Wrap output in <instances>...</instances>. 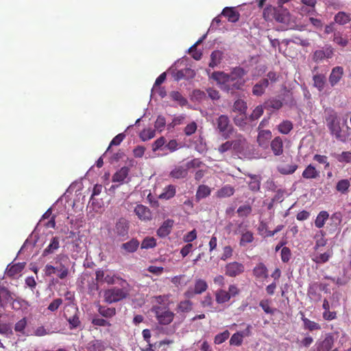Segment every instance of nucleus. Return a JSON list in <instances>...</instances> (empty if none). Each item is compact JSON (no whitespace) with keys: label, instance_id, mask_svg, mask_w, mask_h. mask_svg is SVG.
Returning <instances> with one entry per match:
<instances>
[{"label":"nucleus","instance_id":"obj_1","mask_svg":"<svg viewBox=\"0 0 351 351\" xmlns=\"http://www.w3.org/2000/svg\"><path fill=\"white\" fill-rule=\"evenodd\" d=\"M211 78L217 82V86L222 91L232 96L238 90H241L244 86L241 82L233 81L228 76V73L223 71H214L211 75Z\"/></svg>","mask_w":351,"mask_h":351},{"label":"nucleus","instance_id":"obj_2","mask_svg":"<svg viewBox=\"0 0 351 351\" xmlns=\"http://www.w3.org/2000/svg\"><path fill=\"white\" fill-rule=\"evenodd\" d=\"M120 287H114L104 291V300L108 304L118 302L130 295V285L125 280L120 279Z\"/></svg>","mask_w":351,"mask_h":351},{"label":"nucleus","instance_id":"obj_3","mask_svg":"<svg viewBox=\"0 0 351 351\" xmlns=\"http://www.w3.org/2000/svg\"><path fill=\"white\" fill-rule=\"evenodd\" d=\"M130 223L125 218L119 219L113 228L109 230V233L112 238L123 241L129 238Z\"/></svg>","mask_w":351,"mask_h":351},{"label":"nucleus","instance_id":"obj_4","mask_svg":"<svg viewBox=\"0 0 351 351\" xmlns=\"http://www.w3.org/2000/svg\"><path fill=\"white\" fill-rule=\"evenodd\" d=\"M216 130L224 139H228L232 134L234 128L227 115L221 114L216 119Z\"/></svg>","mask_w":351,"mask_h":351},{"label":"nucleus","instance_id":"obj_5","mask_svg":"<svg viewBox=\"0 0 351 351\" xmlns=\"http://www.w3.org/2000/svg\"><path fill=\"white\" fill-rule=\"evenodd\" d=\"M152 312L155 314L156 318L161 325H168L173 319L175 314L165 308L160 306H154Z\"/></svg>","mask_w":351,"mask_h":351},{"label":"nucleus","instance_id":"obj_6","mask_svg":"<svg viewBox=\"0 0 351 351\" xmlns=\"http://www.w3.org/2000/svg\"><path fill=\"white\" fill-rule=\"evenodd\" d=\"M327 126L332 135H335L338 140L343 141L341 136V128L340 126V121L337 114L334 112H330L326 118Z\"/></svg>","mask_w":351,"mask_h":351},{"label":"nucleus","instance_id":"obj_7","mask_svg":"<svg viewBox=\"0 0 351 351\" xmlns=\"http://www.w3.org/2000/svg\"><path fill=\"white\" fill-rule=\"evenodd\" d=\"M273 18L278 23L287 24L290 20L289 12L282 7L273 8Z\"/></svg>","mask_w":351,"mask_h":351},{"label":"nucleus","instance_id":"obj_8","mask_svg":"<svg viewBox=\"0 0 351 351\" xmlns=\"http://www.w3.org/2000/svg\"><path fill=\"white\" fill-rule=\"evenodd\" d=\"M134 213L139 219L142 221H147L152 219V214L150 209L143 204H138L134 208Z\"/></svg>","mask_w":351,"mask_h":351},{"label":"nucleus","instance_id":"obj_9","mask_svg":"<svg viewBox=\"0 0 351 351\" xmlns=\"http://www.w3.org/2000/svg\"><path fill=\"white\" fill-rule=\"evenodd\" d=\"M243 265L237 262L228 263L226 267V274L230 277H235L243 273Z\"/></svg>","mask_w":351,"mask_h":351},{"label":"nucleus","instance_id":"obj_10","mask_svg":"<svg viewBox=\"0 0 351 351\" xmlns=\"http://www.w3.org/2000/svg\"><path fill=\"white\" fill-rule=\"evenodd\" d=\"M247 71L241 66H236L233 68L230 73H228V76L233 80V81H238L242 82L243 85H245V80L243 79L244 76L247 74Z\"/></svg>","mask_w":351,"mask_h":351},{"label":"nucleus","instance_id":"obj_11","mask_svg":"<svg viewBox=\"0 0 351 351\" xmlns=\"http://www.w3.org/2000/svg\"><path fill=\"white\" fill-rule=\"evenodd\" d=\"M140 243L136 238H132L130 241L121 244L120 248L123 250V254L134 253L136 252L139 247Z\"/></svg>","mask_w":351,"mask_h":351},{"label":"nucleus","instance_id":"obj_12","mask_svg":"<svg viewBox=\"0 0 351 351\" xmlns=\"http://www.w3.org/2000/svg\"><path fill=\"white\" fill-rule=\"evenodd\" d=\"M173 223L174 221L172 219H168L165 220L157 230V235L160 238H165L168 236L171 233Z\"/></svg>","mask_w":351,"mask_h":351},{"label":"nucleus","instance_id":"obj_13","mask_svg":"<svg viewBox=\"0 0 351 351\" xmlns=\"http://www.w3.org/2000/svg\"><path fill=\"white\" fill-rule=\"evenodd\" d=\"M269 86V83L268 82V79H263L261 78L258 82H257L252 87V93L255 96H262L265 92L266 88Z\"/></svg>","mask_w":351,"mask_h":351},{"label":"nucleus","instance_id":"obj_14","mask_svg":"<svg viewBox=\"0 0 351 351\" xmlns=\"http://www.w3.org/2000/svg\"><path fill=\"white\" fill-rule=\"evenodd\" d=\"M282 100L277 97H271L266 100L263 106L265 110H277L282 107Z\"/></svg>","mask_w":351,"mask_h":351},{"label":"nucleus","instance_id":"obj_15","mask_svg":"<svg viewBox=\"0 0 351 351\" xmlns=\"http://www.w3.org/2000/svg\"><path fill=\"white\" fill-rule=\"evenodd\" d=\"M73 314L66 317V320L69 324V328L71 330L79 328L82 326V323L80 320V311L77 308H73Z\"/></svg>","mask_w":351,"mask_h":351},{"label":"nucleus","instance_id":"obj_16","mask_svg":"<svg viewBox=\"0 0 351 351\" xmlns=\"http://www.w3.org/2000/svg\"><path fill=\"white\" fill-rule=\"evenodd\" d=\"M221 15L228 18L229 22L236 23L239 20L240 14L234 8L226 7L221 12Z\"/></svg>","mask_w":351,"mask_h":351},{"label":"nucleus","instance_id":"obj_17","mask_svg":"<svg viewBox=\"0 0 351 351\" xmlns=\"http://www.w3.org/2000/svg\"><path fill=\"white\" fill-rule=\"evenodd\" d=\"M343 73V69L341 66H335L332 69L329 76V82L332 86H334L339 82Z\"/></svg>","mask_w":351,"mask_h":351},{"label":"nucleus","instance_id":"obj_18","mask_svg":"<svg viewBox=\"0 0 351 351\" xmlns=\"http://www.w3.org/2000/svg\"><path fill=\"white\" fill-rule=\"evenodd\" d=\"M60 247V239L58 237H53L50 240L48 246L43 250V256H47L53 254Z\"/></svg>","mask_w":351,"mask_h":351},{"label":"nucleus","instance_id":"obj_19","mask_svg":"<svg viewBox=\"0 0 351 351\" xmlns=\"http://www.w3.org/2000/svg\"><path fill=\"white\" fill-rule=\"evenodd\" d=\"M302 177L305 179H317L320 176V172L312 165H308L303 171Z\"/></svg>","mask_w":351,"mask_h":351},{"label":"nucleus","instance_id":"obj_20","mask_svg":"<svg viewBox=\"0 0 351 351\" xmlns=\"http://www.w3.org/2000/svg\"><path fill=\"white\" fill-rule=\"evenodd\" d=\"M26 263L25 262L18 263L13 265L9 264L6 268L5 273L8 276L12 277L20 273L25 268Z\"/></svg>","mask_w":351,"mask_h":351},{"label":"nucleus","instance_id":"obj_21","mask_svg":"<svg viewBox=\"0 0 351 351\" xmlns=\"http://www.w3.org/2000/svg\"><path fill=\"white\" fill-rule=\"evenodd\" d=\"M195 73L194 71L190 68H186L178 71L174 75V79L176 81H179L182 79H189L195 76Z\"/></svg>","mask_w":351,"mask_h":351},{"label":"nucleus","instance_id":"obj_22","mask_svg":"<svg viewBox=\"0 0 351 351\" xmlns=\"http://www.w3.org/2000/svg\"><path fill=\"white\" fill-rule=\"evenodd\" d=\"M128 173L129 168L128 167H123L113 175L112 182L123 183L128 178Z\"/></svg>","mask_w":351,"mask_h":351},{"label":"nucleus","instance_id":"obj_23","mask_svg":"<svg viewBox=\"0 0 351 351\" xmlns=\"http://www.w3.org/2000/svg\"><path fill=\"white\" fill-rule=\"evenodd\" d=\"M247 146V140L242 136H239L237 139L232 141V149L239 154L243 152L245 147Z\"/></svg>","mask_w":351,"mask_h":351},{"label":"nucleus","instance_id":"obj_24","mask_svg":"<svg viewBox=\"0 0 351 351\" xmlns=\"http://www.w3.org/2000/svg\"><path fill=\"white\" fill-rule=\"evenodd\" d=\"M271 148L275 156H280L283 152L282 141L280 136H277L271 142Z\"/></svg>","mask_w":351,"mask_h":351},{"label":"nucleus","instance_id":"obj_25","mask_svg":"<svg viewBox=\"0 0 351 351\" xmlns=\"http://www.w3.org/2000/svg\"><path fill=\"white\" fill-rule=\"evenodd\" d=\"M208 288V285L206 282L202 279H198L195 281V287L193 293H190V291H187L186 294L188 296H190L191 294H201L204 291H205Z\"/></svg>","mask_w":351,"mask_h":351},{"label":"nucleus","instance_id":"obj_26","mask_svg":"<svg viewBox=\"0 0 351 351\" xmlns=\"http://www.w3.org/2000/svg\"><path fill=\"white\" fill-rule=\"evenodd\" d=\"M211 190L207 185L202 184L197 188L195 194V199L197 202L200 201L202 199L206 198L210 195Z\"/></svg>","mask_w":351,"mask_h":351},{"label":"nucleus","instance_id":"obj_27","mask_svg":"<svg viewBox=\"0 0 351 351\" xmlns=\"http://www.w3.org/2000/svg\"><path fill=\"white\" fill-rule=\"evenodd\" d=\"M300 313L302 315L301 319L303 322L304 329L308 330L310 331H313V330H319L321 328L319 324H317L315 322L311 321L308 318L305 317L304 315L302 312H300Z\"/></svg>","mask_w":351,"mask_h":351},{"label":"nucleus","instance_id":"obj_28","mask_svg":"<svg viewBox=\"0 0 351 351\" xmlns=\"http://www.w3.org/2000/svg\"><path fill=\"white\" fill-rule=\"evenodd\" d=\"M335 23L339 25H345L351 21V14L345 12H339L334 17Z\"/></svg>","mask_w":351,"mask_h":351},{"label":"nucleus","instance_id":"obj_29","mask_svg":"<svg viewBox=\"0 0 351 351\" xmlns=\"http://www.w3.org/2000/svg\"><path fill=\"white\" fill-rule=\"evenodd\" d=\"M176 192V186L169 184L165 187L163 192L159 195L160 199H169L175 196Z\"/></svg>","mask_w":351,"mask_h":351},{"label":"nucleus","instance_id":"obj_30","mask_svg":"<svg viewBox=\"0 0 351 351\" xmlns=\"http://www.w3.org/2000/svg\"><path fill=\"white\" fill-rule=\"evenodd\" d=\"M271 138V132L269 130H258L257 141L260 146H264L268 140Z\"/></svg>","mask_w":351,"mask_h":351},{"label":"nucleus","instance_id":"obj_31","mask_svg":"<svg viewBox=\"0 0 351 351\" xmlns=\"http://www.w3.org/2000/svg\"><path fill=\"white\" fill-rule=\"evenodd\" d=\"M187 174V169L182 166L176 167L170 172V176L176 179L184 178L186 177Z\"/></svg>","mask_w":351,"mask_h":351},{"label":"nucleus","instance_id":"obj_32","mask_svg":"<svg viewBox=\"0 0 351 351\" xmlns=\"http://www.w3.org/2000/svg\"><path fill=\"white\" fill-rule=\"evenodd\" d=\"M234 193V188L230 185L227 184L217 191V197L219 198L228 197L232 195Z\"/></svg>","mask_w":351,"mask_h":351},{"label":"nucleus","instance_id":"obj_33","mask_svg":"<svg viewBox=\"0 0 351 351\" xmlns=\"http://www.w3.org/2000/svg\"><path fill=\"white\" fill-rule=\"evenodd\" d=\"M332 256V250H329L327 252L316 255L313 258V261L317 264H323L328 261L329 258Z\"/></svg>","mask_w":351,"mask_h":351},{"label":"nucleus","instance_id":"obj_34","mask_svg":"<svg viewBox=\"0 0 351 351\" xmlns=\"http://www.w3.org/2000/svg\"><path fill=\"white\" fill-rule=\"evenodd\" d=\"M313 86L319 91L323 90L326 81L325 76L322 74H317L313 77Z\"/></svg>","mask_w":351,"mask_h":351},{"label":"nucleus","instance_id":"obj_35","mask_svg":"<svg viewBox=\"0 0 351 351\" xmlns=\"http://www.w3.org/2000/svg\"><path fill=\"white\" fill-rule=\"evenodd\" d=\"M84 348H85L86 351H102L104 346L101 341L93 340L88 342Z\"/></svg>","mask_w":351,"mask_h":351},{"label":"nucleus","instance_id":"obj_36","mask_svg":"<svg viewBox=\"0 0 351 351\" xmlns=\"http://www.w3.org/2000/svg\"><path fill=\"white\" fill-rule=\"evenodd\" d=\"M29 306V304L28 302H27L26 300H25L22 298H18L12 300V308L14 310H16V311H18L20 309L26 310V309H27V308Z\"/></svg>","mask_w":351,"mask_h":351},{"label":"nucleus","instance_id":"obj_37","mask_svg":"<svg viewBox=\"0 0 351 351\" xmlns=\"http://www.w3.org/2000/svg\"><path fill=\"white\" fill-rule=\"evenodd\" d=\"M254 274L257 278H267V269L266 266L262 263H258L254 269L253 270Z\"/></svg>","mask_w":351,"mask_h":351},{"label":"nucleus","instance_id":"obj_38","mask_svg":"<svg viewBox=\"0 0 351 351\" xmlns=\"http://www.w3.org/2000/svg\"><path fill=\"white\" fill-rule=\"evenodd\" d=\"M99 313L106 318H110L116 315V309L113 307H106L99 306L98 308Z\"/></svg>","mask_w":351,"mask_h":351},{"label":"nucleus","instance_id":"obj_39","mask_svg":"<svg viewBox=\"0 0 351 351\" xmlns=\"http://www.w3.org/2000/svg\"><path fill=\"white\" fill-rule=\"evenodd\" d=\"M298 169L296 164L281 165L277 167L278 172L283 175H289L293 173Z\"/></svg>","mask_w":351,"mask_h":351},{"label":"nucleus","instance_id":"obj_40","mask_svg":"<svg viewBox=\"0 0 351 351\" xmlns=\"http://www.w3.org/2000/svg\"><path fill=\"white\" fill-rule=\"evenodd\" d=\"M264 109L263 105L256 106L252 114L247 117L248 121L252 123L258 120L263 114Z\"/></svg>","mask_w":351,"mask_h":351},{"label":"nucleus","instance_id":"obj_41","mask_svg":"<svg viewBox=\"0 0 351 351\" xmlns=\"http://www.w3.org/2000/svg\"><path fill=\"white\" fill-rule=\"evenodd\" d=\"M328 217L329 215L328 212L324 210L321 211L317 216L316 219L315 221V226L318 228H322L325 224L326 220L328 219Z\"/></svg>","mask_w":351,"mask_h":351},{"label":"nucleus","instance_id":"obj_42","mask_svg":"<svg viewBox=\"0 0 351 351\" xmlns=\"http://www.w3.org/2000/svg\"><path fill=\"white\" fill-rule=\"evenodd\" d=\"M222 53L219 50H215L212 52L210 55V62L209 66L214 68L220 63L221 59Z\"/></svg>","mask_w":351,"mask_h":351},{"label":"nucleus","instance_id":"obj_43","mask_svg":"<svg viewBox=\"0 0 351 351\" xmlns=\"http://www.w3.org/2000/svg\"><path fill=\"white\" fill-rule=\"evenodd\" d=\"M254 241V234L251 231H246L241 234V237L239 241L241 246H245L247 243H250Z\"/></svg>","mask_w":351,"mask_h":351},{"label":"nucleus","instance_id":"obj_44","mask_svg":"<svg viewBox=\"0 0 351 351\" xmlns=\"http://www.w3.org/2000/svg\"><path fill=\"white\" fill-rule=\"evenodd\" d=\"M169 96L172 100L177 101L182 106H186L188 103L186 99L178 91H171Z\"/></svg>","mask_w":351,"mask_h":351},{"label":"nucleus","instance_id":"obj_45","mask_svg":"<svg viewBox=\"0 0 351 351\" xmlns=\"http://www.w3.org/2000/svg\"><path fill=\"white\" fill-rule=\"evenodd\" d=\"M47 329H49L50 335L58 332L60 330V323L56 318L53 319L51 321H49L45 325Z\"/></svg>","mask_w":351,"mask_h":351},{"label":"nucleus","instance_id":"obj_46","mask_svg":"<svg viewBox=\"0 0 351 351\" xmlns=\"http://www.w3.org/2000/svg\"><path fill=\"white\" fill-rule=\"evenodd\" d=\"M293 129V123L291 121L286 120L283 121L278 125V130L283 134H287Z\"/></svg>","mask_w":351,"mask_h":351},{"label":"nucleus","instance_id":"obj_47","mask_svg":"<svg viewBox=\"0 0 351 351\" xmlns=\"http://www.w3.org/2000/svg\"><path fill=\"white\" fill-rule=\"evenodd\" d=\"M156 245V241L154 237H145L142 243L141 247V249H151L154 248Z\"/></svg>","mask_w":351,"mask_h":351},{"label":"nucleus","instance_id":"obj_48","mask_svg":"<svg viewBox=\"0 0 351 351\" xmlns=\"http://www.w3.org/2000/svg\"><path fill=\"white\" fill-rule=\"evenodd\" d=\"M2 300L6 302L13 300L12 293L5 287H0V300Z\"/></svg>","mask_w":351,"mask_h":351},{"label":"nucleus","instance_id":"obj_49","mask_svg":"<svg viewBox=\"0 0 351 351\" xmlns=\"http://www.w3.org/2000/svg\"><path fill=\"white\" fill-rule=\"evenodd\" d=\"M230 295L224 290H219L216 293V301L218 304H223L230 300Z\"/></svg>","mask_w":351,"mask_h":351},{"label":"nucleus","instance_id":"obj_50","mask_svg":"<svg viewBox=\"0 0 351 351\" xmlns=\"http://www.w3.org/2000/svg\"><path fill=\"white\" fill-rule=\"evenodd\" d=\"M350 186V181L347 179L339 180L336 186V189L341 193H345L348 191Z\"/></svg>","mask_w":351,"mask_h":351},{"label":"nucleus","instance_id":"obj_51","mask_svg":"<svg viewBox=\"0 0 351 351\" xmlns=\"http://www.w3.org/2000/svg\"><path fill=\"white\" fill-rule=\"evenodd\" d=\"M259 306L262 308L264 312L267 314L274 315L276 311V308H272L269 306V300H262L259 302Z\"/></svg>","mask_w":351,"mask_h":351},{"label":"nucleus","instance_id":"obj_52","mask_svg":"<svg viewBox=\"0 0 351 351\" xmlns=\"http://www.w3.org/2000/svg\"><path fill=\"white\" fill-rule=\"evenodd\" d=\"M34 232L28 237V238L25 241L23 245L21 247L18 254H20L28 245H32L33 247L36 245L38 237L36 235H34L35 239H33Z\"/></svg>","mask_w":351,"mask_h":351},{"label":"nucleus","instance_id":"obj_53","mask_svg":"<svg viewBox=\"0 0 351 351\" xmlns=\"http://www.w3.org/2000/svg\"><path fill=\"white\" fill-rule=\"evenodd\" d=\"M333 341L331 337L326 338L318 348V351H329L332 346Z\"/></svg>","mask_w":351,"mask_h":351},{"label":"nucleus","instance_id":"obj_54","mask_svg":"<svg viewBox=\"0 0 351 351\" xmlns=\"http://www.w3.org/2000/svg\"><path fill=\"white\" fill-rule=\"evenodd\" d=\"M92 324L97 326H110L111 324L104 319V318H101L99 317L98 315H95L91 320Z\"/></svg>","mask_w":351,"mask_h":351},{"label":"nucleus","instance_id":"obj_55","mask_svg":"<svg viewBox=\"0 0 351 351\" xmlns=\"http://www.w3.org/2000/svg\"><path fill=\"white\" fill-rule=\"evenodd\" d=\"M245 147L243 152H241L239 154L240 157H244L246 158H252L254 154L253 146L247 142V146Z\"/></svg>","mask_w":351,"mask_h":351},{"label":"nucleus","instance_id":"obj_56","mask_svg":"<svg viewBox=\"0 0 351 351\" xmlns=\"http://www.w3.org/2000/svg\"><path fill=\"white\" fill-rule=\"evenodd\" d=\"M248 121L247 117L244 114H240L234 118V123L240 128H244Z\"/></svg>","mask_w":351,"mask_h":351},{"label":"nucleus","instance_id":"obj_57","mask_svg":"<svg viewBox=\"0 0 351 351\" xmlns=\"http://www.w3.org/2000/svg\"><path fill=\"white\" fill-rule=\"evenodd\" d=\"M68 266L69 265H58L56 268H58L56 269V271L58 272V277L60 278V279H64L68 274H69V268H68Z\"/></svg>","mask_w":351,"mask_h":351},{"label":"nucleus","instance_id":"obj_58","mask_svg":"<svg viewBox=\"0 0 351 351\" xmlns=\"http://www.w3.org/2000/svg\"><path fill=\"white\" fill-rule=\"evenodd\" d=\"M69 258L67 255L60 254L55 258V263L60 265H69Z\"/></svg>","mask_w":351,"mask_h":351},{"label":"nucleus","instance_id":"obj_59","mask_svg":"<svg viewBox=\"0 0 351 351\" xmlns=\"http://www.w3.org/2000/svg\"><path fill=\"white\" fill-rule=\"evenodd\" d=\"M254 180H250L248 182L249 189L254 192L258 191L261 186L260 177H254Z\"/></svg>","mask_w":351,"mask_h":351},{"label":"nucleus","instance_id":"obj_60","mask_svg":"<svg viewBox=\"0 0 351 351\" xmlns=\"http://www.w3.org/2000/svg\"><path fill=\"white\" fill-rule=\"evenodd\" d=\"M230 333L228 330L217 334L215 337V343L221 344L223 343L229 337Z\"/></svg>","mask_w":351,"mask_h":351},{"label":"nucleus","instance_id":"obj_61","mask_svg":"<svg viewBox=\"0 0 351 351\" xmlns=\"http://www.w3.org/2000/svg\"><path fill=\"white\" fill-rule=\"evenodd\" d=\"M252 212V207L250 205H243L237 209V213L240 217H247Z\"/></svg>","mask_w":351,"mask_h":351},{"label":"nucleus","instance_id":"obj_62","mask_svg":"<svg viewBox=\"0 0 351 351\" xmlns=\"http://www.w3.org/2000/svg\"><path fill=\"white\" fill-rule=\"evenodd\" d=\"M178 309L181 312H189L192 310V302L190 300L180 302L178 304Z\"/></svg>","mask_w":351,"mask_h":351},{"label":"nucleus","instance_id":"obj_63","mask_svg":"<svg viewBox=\"0 0 351 351\" xmlns=\"http://www.w3.org/2000/svg\"><path fill=\"white\" fill-rule=\"evenodd\" d=\"M155 136V131L154 130H144L143 132L140 134V138L143 141H148L152 138H154Z\"/></svg>","mask_w":351,"mask_h":351},{"label":"nucleus","instance_id":"obj_64","mask_svg":"<svg viewBox=\"0 0 351 351\" xmlns=\"http://www.w3.org/2000/svg\"><path fill=\"white\" fill-rule=\"evenodd\" d=\"M337 159L341 162H351V152H343L341 154L337 156Z\"/></svg>","mask_w":351,"mask_h":351}]
</instances>
